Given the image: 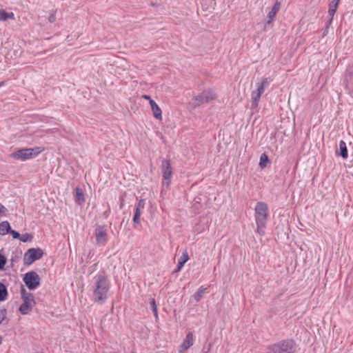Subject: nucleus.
<instances>
[{
	"label": "nucleus",
	"mask_w": 353,
	"mask_h": 353,
	"mask_svg": "<svg viewBox=\"0 0 353 353\" xmlns=\"http://www.w3.org/2000/svg\"><path fill=\"white\" fill-rule=\"evenodd\" d=\"M110 282L105 272H99L93 278L91 300L99 305L104 304L108 299Z\"/></svg>",
	"instance_id": "f257e3e1"
},
{
	"label": "nucleus",
	"mask_w": 353,
	"mask_h": 353,
	"mask_svg": "<svg viewBox=\"0 0 353 353\" xmlns=\"http://www.w3.org/2000/svg\"><path fill=\"white\" fill-rule=\"evenodd\" d=\"M296 343L292 339H286L269 345L266 353H296Z\"/></svg>",
	"instance_id": "f03ea898"
},
{
	"label": "nucleus",
	"mask_w": 353,
	"mask_h": 353,
	"mask_svg": "<svg viewBox=\"0 0 353 353\" xmlns=\"http://www.w3.org/2000/svg\"><path fill=\"white\" fill-rule=\"evenodd\" d=\"M268 205L264 202H258L255 207V221L257 226V232L260 234L264 233L268 219Z\"/></svg>",
	"instance_id": "7ed1b4c3"
},
{
	"label": "nucleus",
	"mask_w": 353,
	"mask_h": 353,
	"mask_svg": "<svg viewBox=\"0 0 353 353\" xmlns=\"http://www.w3.org/2000/svg\"><path fill=\"white\" fill-rule=\"evenodd\" d=\"M21 294L23 303L19 306V311L21 314L26 315L32 311L36 302L34 295L31 292H28L23 285L21 287Z\"/></svg>",
	"instance_id": "20e7f679"
},
{
	"label": "nucleus",
	"mask_w": 353,
	"mask_h": 353,
	"mask_svg": "<svg viewBox=\"0 0 353 353\" xmlns=\"http://www.w3.org/2000/svg\"><path fill=\"white\" fill-rule=\"evenodd\" d=\"M41 152L42 149L39 147L34 148H22L12 153L11 157L14 159L24 161L36 157Z\"/></svg>",
	"instance_id": "39448f33"
},
{
	"label": "nucleus",
	"mask_w": 353,
	"mask_h": 353,
	"mask_svg": "<svg viewBox=\"0 0 353 353\" xmlns=\"http://www.w3.org/2000/svg\"><path fill=\"white\" fill-rule=\"evenodd\" d=\"M216 94L212 90H207L200 93L197 96L194 97L192 101L190 102V105L194 108L199 107L204 103H208L211 101L215 99Z\"/></svg>",
	"instance_id": "423d86ee"
},
{
	"label": "nucleus",
	"mask_w": 353,
	"mask_h": 353,
	"mask_svg": "<svg viewBox=\"0 0 353 353\" xmlns=\"http://www.w3.org/2000/svg\"><path fill=\"white\" fill-rule=\"evenodd\" d=\"M23 281L30 290H36L41 285L40 276L34 271L26 272L23 277Z\"/></svg>",
	"instance_id": "0eeeda50"
},
{
	"label": "nucleus",
	"mask_w": 353,
	"mask_h": 353,
	"mask_svg": "<svg viewBox=\"0 0 353 353\" xmlns=\"http://www.w3.org/2000/svg\"><path fill=\"white\" fill-rule=\"evenodd\" d=\"M43 255V251L41 248H30L25 252L23 257L24 264L30 265L34 261L40 259Z\"/></svg>",
	"instance_id": "6e6552de"
},
{
	"label": "nucleus",
	"mask_w": 353,
	"mask_h": 353,
	"mask_svg": "<svg viewBox=\"0 0 353 353\" xmlns=\"http://www.w3.org/2000/svg\"><path fill=\"white\" fill-rule=\"evenodd\" d=\"M94 236L97 245H105L108 241V233L105 225H97L94 231Z\"/></svg>",
	"instance_id": "1a4fd4ad"
},
{
	"label": "nucleus",
	"mask_w": 353,
	"mask_h": 353,
	"mask_svg": "<svg viewBox=\"0 0 353 353\" xmlns=\"http://www.w3.org/2000/svg\"><path fill=\"white\" fill-rule=\"evenodd\" d=\"M194 343V334L189 332L182 344L180 345V352H183L188 350Z\"/></svg>",
	"instance_id": "9d476101"
},
{
	"label": "nucleus",
	"mask_w": 353,
	"mask_h": 353,
	"mask_svg": "<svg viewBox=\"0 0 353 353\" xmlns=\"http://www.w3.org/2000/svg\"><path fill=\"white\" fill-rule=\"evenodd\" d=\"M336 155L345 159L348 157L347 148L346 143L343 140L339 141V148L336 150Z\"/></svg>",
	"instance_id": "9b49d317"
},
{
	"label": "nucleus",
	"mask_w": 353,
	"mask_h": 353,
	"mask_svg": "<svg viewBox=\"0 0 353 353\" xmlns=\"http://www.w3.org/2000/svg\"><path fill=\"white\" fill-rule=\"evenodd\" d=\"M189 255L186 250L183 251L182 255L180 256L176 268L173 271L174 273L179 272L183 268L185 263L189 260Z\"/></svg>",
	"instance_id": "f8f14e48"
},
{
	"label": "nucleus",
	"mask_w": 353,
	"mask_h": 353,
	"mask_svg": "<svg viewBox=\"0 0 353 353\" xmlns=\"http://www.w3.org/2000/svg\"><path fill=\"white\" fill-rule=\"evenodd\" d=\"M281 7V3L276 1L271 10L268 14V20L266 22V24H270L277 12L279 11Z\"/></svg>",
	"instance_id": "ddd939ff"
},
{
	"label": "nucleus",
	"mask_w": 353,
	"mask_h": 353,
	"mask_svg": "<svg viewBox=\"0 0 353 353\" xmlns=\"http://www.w3.org/2000/svg\"><path fill=\"white\" fill-rule=\"evenodd\" d=\"M161 170L163 172V176H171L172 174V168L171 167L170 160L162 161Z\"/></svg>",
	"instance_id": "4468645a"
},
{
	"label": "nucleus",
	"mask_w": 353,
	"mask_h": 353,
	"mask_svg": "<svg viewBox=\"0 0 353 353\" xmlns=\"http://www.w3.org/2000/svg\"><path fill=\"white\" fill-rule=\"evenodd\" d=\"M150 105L151 106V109L152 110L154 118H156L157 119H161L162 111L157 105V103L154 100L150 99Z\"/></svg>",
	"instance_id": "2eb2a0df"
},
{
	"label": "nucleus",
	"mask_w": 353,
	"mask_h": 353,
	"mask_svg": "<svg viewBox=\"0 0 353 353\" xmlns=\"http://www.w3.org/2000/svg\"><path fill=\"white\" fill-rule=\"evenodd\" d=\"M75 202L78 205H82L85 203L84 192L81 188L77 187L75 188Z\"/></svg>",
	"instance_id": "dca6fc26"
},
{
	"label": "nucleus",
	"mask_w": 353,
	"mask_h": 353,
	"mask_svg": "<svg viewBox=\"0 0 353 353\" xmlns=\"http://www.w3.org/2000/svg\"><path fill=\"white\" fill-rule=\"evenodd\" d=\"M270 84L269 81L267 78H263L261 81V82H258L256 83V92H257L258 94H260L261 95L263 94L264 92L265 88L268 87Z\"/></svg>",
	"instance_id": "f3484780"
},
{
	"label": "nucleus",
	"mask_w": 353,
	"mask_h": 353,
	"mask_svg": "<svg viewBox=\"0 0 353 353\" xmlns=\"http://www.w3.org/2000/svg\"><path fill=\"white\" fill-rule=\"evenodd\" d=\"M201 201L202 199L200 196H196L192 201V208L195 214L199 213L201 210Z\"/></svg>",
	"instance_id": "a211bd4d"
},
{
	"label": "nucleus",
	"mask_w": 353,
	"mask_h": 353,
	"mask_svg": "<svg viewBox=\"0 0 353 353\" xmlns=\"http://www.w3.org/2000/svg\"><path fill=\"white\" fill-rule=\"evenodd\" d=\"M11 230V227L8 221H4L0 223V234L6 235L8 234Z\"/></svg>",
	"instance_id": "6ab92c4d"
},
{
	"label": "nucleus",
	"mask_w": 353,
	"mask_h": 353,
	"mask_svg": "<svg viewBox=\"0 0 353 353\" xmlns=\"http://www.w3.org/2000/svg\"><path fill=\"white\" fill-rule=\"evenodd\" d=\"M261 97V95L260 94H258L257 92H256V90H253L252 92V93H251L252 108H257Z\"/></svg>",
	"instance_id": "aec40b11"
},
{
	"label": "nucleus",
	"mask_w": 353,
	"mask_h": 353,
	"mask_svg": "<svg viewBox=\"0 0 353 353\" xmlns=\"http://www.w3.org/2000/svg\"><path fill=\"white\" fill-rule=\"evenodd\" d=\"M268 164H270V161L269 157L266 153H263L261 154L259 165L261 168H265L267 167Z\"/></svg>",
	"instance_id": "412c9836"
},
{
	"label": "nucleus",
	"mask_w": 353,
	"mask_h": 353,
	"mask_svg": "<svg viewBox=\"0 0 353 353\" xmlns=\"http://www.w3.org/2000/svg\"><path fill=\"white\" fill-rule=\"evenodd\" d=\"M8 297V290L6 285L0 283V302L5 301Z\"/></svg>",
	"instance_id": "4be33fe9"
},
{
	"label": "nucleus",
	"mask_w": 353,
	"mask_h": 353,
	"mask_svg": "<svg viewBox=\"0 0 353 353\" xmlns=\"http://www.w3.org/2000/svg\"><path fill=\"white\" fill-rule=\"evenodd\" d=\"M207 290V288H203V286H201L197 292L194 294V299L196 302H199L201 301V298L203 297V294Z\"/></svg>",
	"instance_id": "5701e85b"
},
{
	"label": "nucleus",
	"mask_w": 353,
	"mask_h": 353,
	"mask_svg": "<svg viewBox=\"0 0 353 353\" xmlns=\"http://www.w3.org/2000/svg\"><path fill=\"white\" fill-rule=\"evenodd\" d=\"M150 304L151 310L154 314V316L156 320H157L159 319V316H158L157 305L156 303L155 299H151L150 301Z\"/></svg>",
	"instance_id": "b1692460"
},
{
	"label": "nucleus",
	"mask_w": 353,
	"mask_h": 353,
	"mask_svg": "<svg viewBox=\"0 0 353 353\" xmlns=\"http://www.w3.org/2000/svg\"><path fill=\"white\" fill-rule=\"evenodd\" d=\"M345 80L347 82H352L353 81V65L347 67L346 70Z\"/></svg>",
	"instance_id": "393cba45"
},
{
	"label": "nucleus",
	"mask_w": 353,
	"mask_h": 353,
	"mask_svg": "<svg viewBox=\"0 0 353 353\" xmlns=\"http://www.w3.org/2000/svg\"><path fill=\"white\" fill-rule=\"evenodd\" d=\"M170 183H171V178H163L162 183H161V186H162L161 191L162 192L165 191L168 189H169Z\"/></svg>",
	"instance_id": "a878e982"
},
{
	"label": "nucleus",
	"mask_w": 353,
	"mask_h": 353,
	"mask_svg": "<svg viewBox=\"0 0 353 353\" xmlns=\"http://www.w3.org/2000/svg\"><path fill=\"white\" fill-rule=\"evenodd\" d=\"M141 214V211L135 210L134 214L132 219L133 223L134 225H137L140 223V216Z\"/></svg>",
	"instance_id": "bb28decb"
},
{
	"label": "nucleus",
	"mask_w": 353,
	"mask_h": 353,
	"mask_svg": "<svg viewBox=\"0 0 353 353\" xmlns=\"http://www.w3.org/2000/svg\"><path fill=\"white\" fill-rule=\"evenodd\" d=\"M32 238L33 237L30 234L25 233L21 235V237L19 239L22 242L26 243L27 241H30L32 239Z\"/></svg>",
	"instance_id": "cd10ccee"
},
{
	"label": "nucleus",
	"mask_w": 353,
	"mask_h": 353,
	"mask_svg": "<svg viewBox=\"0 0 353 353\" xmlns=\"http://www.w3.org/2000/svg\"><path fill=\"white\" fill-rule=\"evenodd\" d=\"M7 263V259L6 257L0 254V270H2L4 269V266L6 265Z\"/></svg>",
	"instance_id": "c85d7f7f"
},
{
	"label": "nucleus",
	"mask_w": 353,
	"mask_h": 353,
	"mask_svg": "<svg viewBox=\"0 0 353 353\" xmlns=\"http://www.w3.org/2000/svg\"><path fill=\"white\" fill-rule=\"evenodd\" d=\"M7 315V310L5 308L0 309V325L2 323L3 320L6 319Z\"/></svg>",
	"instance_id": "c756f323"
},
{
	"label": "nucleus",
	"mask_w": 353,
	"mask_h": 353,
	"mask_svg": "<svg viewBox=\"0 0 353 353\" xmlns=\"http://www.w3.org/2000/svg\"><path fill=\"white\" fill-rule=\"evenodd\" d=\"M145 205V201L143 199H140L138 202V203L135 206V210H139L141 211L142 209L144 208Z\"/></svg>",
	"instance_id": "7c9ffc66"
},
{
	"label": "nucleus",
	"mask_w": 353,
	"mask_h": 353,
	"mask_svg": "<svg viewBox=\"0 0 353 353\" xmlns=\"http://www.w3.org/2000/svg\"><path fill=\"white\" fill-rule=\"evenodd\" d=\"M56 11H52L48 18V20L50 23H54L55 21H56Z\"/></svg>",
	"instance_id": "2f4dec72"
},
{
	"label": "nucleus",
	"mask_w": 353,
	"mask_h": 353,
	"mask_svg": "<svg viewBox=\"0 0 353 353\" xmlns=\"http://www.w3.org/2000/svg\"><path fill=\"white\" fill-rule=\"evenodd\" d=\"M9 233L12 235V238L14 239H17L21 237V234L16 230L11 229V230H10Z\"/></svg>",
	"instance_id": "473e14b6"
},
{
	"label": "nucleus",
	"mask_w": 353,
	"mask_h": 353,
	"mask_svg": "<svg viewBox=\"0 0 353 353\" xmlns=\"http://www.w3.org/2000/svg\"><path fill=\"white\" fill-rule=\"evenodd\" d=\"M7 12L3 9H0V21H6Z\"/></svg>",
	"instance_id": "72a5a7b5"
},
{
	"label": "nucleus",
	"mask_w": 353,
	"mask_h": 353,
	"mask_svg": "<svg viewBox=\"0 0 353 353\" xmlns=\"http://www.w3.org/2000/svg\"><path fill=\"white\" fill-rule=\"evenodd\" d=\"M336 10H335L334 8V9L329 8V10H328V14H329V16L330 17V21H329L330 23H331L332 21L333 20V17H334V15L336 13Z\"/></svg>",
	"instance_id": "f704fd0d"
},
{
	"label": "nucleus",
	"mask_w": 353,
	"mask_h": 353,
	"mask_svg": "<svg viewBox=\"0 0 353 353\" xmlns=\"http://www.w3.org/2000/svg\"><path fill=\"white\" fill-rule=\"evenodd\" d=\"M7 209L6 207L3 204L0 203V214L5 215Z\"/></svg>",
	"instance_id": "c9c22d12"
},
{
	"label": "nucleus",
	"mask_w": 353,
	"mask_h": 353,
	"mask_svg": "<svg viewBox=\"0 0 353 353\" xmlns=\"http://www.w3.org/2000/svg\"><path fill=\"white\" fill-rule=\"evenodd\" d=\"M8 19H14V14L13 12H7L6 21Z\"/></svg>",
	"instance_id": "e433bc0d"
},
{
	"label": "nucleus",
	"mask_w": 353,
	"mask_h": 353,
	"mask_svg": "<svg viewBox=\"0 0 353 353\" xmlns=\"http://www.w3.org/2000/svg\"><path fill=\"white\" fill-rule=\"evenodd\" d=\"M337 7H338V5H336V3H334L332 1L329 4V8H332V9L334 8L335 10H336Z\"/></svg>",
	"instance_id": "4c0bfd02"
},
{
	"label": "nucleus",
	"mask_w": 353,
	"mask_h": 353,
	"mask_svg": "<svg viewBox=\"0 0 353 353\" xmlns=\"http://www.w3.org/2000/svg\"><path fill=\"white\" fill-rule=\"evenodd\" d=\"M19 258V256L17 255H16L15 256H12L11 259H10L12 264H13L14 262H16Z\"/></svg>",
	"instance_id": "58836bf2"
},
{
	"label": "nucleus",
	"mask_w": 353,
	"mask_h": 353,
	"mask_svg": "<svg viewBox=\"0 0 353 353\" xmlns=\"http://www.w3.org/2000/svg\"><path fill=\"white\" fill-rule=\"evenodd\" d=\"M143 98L149 100L150 101V99H152L151 97L148 95H143Z\"/></svg>",
	"instance_id": "ea45409f"
},
{
	"label": "nucleus",
	"mask_w": 353,
	"mask_h": 353,
	"mask_svg": "<svg viewBox=\"0 0 353 353\" xmlns=\"http://www.w3.org/2000/svg\"><path fill=\"white\" fill-rule=\"evenodd\" d=\"M340 0H332V2L336 3V5H339Z\"/></svg>",
	"instance_id": "a19ab883"
},
{
	"label": "nucleus",
	"mask_w": 353,
	"mask_h": 353,
	"mask_svg": "<svg viewBox=\"0 0 353 353\" xmlns=\"http://www.w3.org/2000/svg\"><path fill=\"white\" fill-rule=\"evenodd\" d=\"M2 343V338L1 336H0V345Z\"/></svg>",
	"instance_id": "79ce46f5"
}]
</instances>
